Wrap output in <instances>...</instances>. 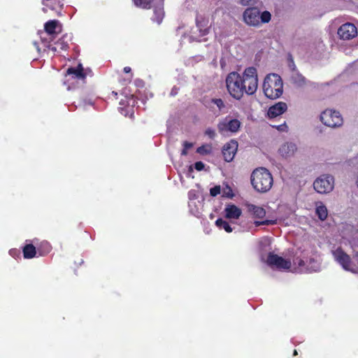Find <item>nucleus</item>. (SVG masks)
I'll return each instance as SVG.
<instances>
[{
	"label": "nucleus",
	"mask_w": 358,
	"mask_h": 358,
	"mask_svg": "<svg viewBox=\"0 0 358 358\" xmlns=\"http://www.w3.org/2000/svg\"><path fill=\"white\" fill-rule=\"evenodd\" d=\"M221 195L227 198H232L234 196L233 191L228 185H223L222 186Z\"/></svg>",
	"instance_id": "nucleus-28"
},
{
	"label": "nucleus",
	"mask_w": 358,
	"mask_h": 358,
	"mask_svg": "<svg viewBox=\"0 0 358 358\" xmlns=\"http://www.w3.org/2000/svg\"><path fill=\"white\" fill-rule=\"evenodd\" d=\"M206 135H207L210 138H214L215 136V131L214 129L211 128H208L205 131Z\"/></svg>",
	"instance_id": "nucleus-36"
},
{
	"label": "nucleus",
	"mask_w": 358,
	"mask_h": 358,
	"mask_svg": "<svg viewBox=\"0 0 358 358\" xmlns=\"http://www.w3.org/2000/svg\"><path fill=\"white\" fill-rule=\"evenodd\" d=\"M225 216L228 219H238L241 215L242 211L234 204L227 205L224 209Z\"/></svg>",
	"instance_id": "nucleus-16"
},
{
	"label": "nucleus",
	"mask_w": 358,
	"mask_h": 358,
	"mask_svg": "<svg viewBox=\"0 0 358 358\" xmlns=\"http://www.w3.org/2000/svg\"><path fill=\"white\" fill-rule=\"evenodd\" d=\"M251 182L257 191L266 192L271 188L273 180L272 175L266 169L260 167L252 173Z\"/></svg>",
	"instance_id": "nucleus-1"
},
{
	"label": "nucleus",
	"mask_w": 358,
	"mask_h": 358,
	"mask_svg": "<svg viewBox=\"0 0 358 358\" xmlns=\"http://www.w3.org/2000/svg\"><path fill=\"white\" fill-rule=\"evenodd\" d=\"M222 187L220 185H216L210 189V194L212 196H216L218 194H221Z\"/></svg>",
	"instance_id": "nucleus-31"
},
{
	"label": "nucleus",
	"mask_w": 358,
	"mask_h": 358,
	"mask_svg": "<svg viewBox=\"0 0 358 358\" xmlns=\"http://www.w3.org/2000/svg\"><path fill=\"white\" fill-rule=\"evenodd\" d=\"M171 94H176V91H172V92H171Z\"/></svg>",
	"instance_id": "nucleus-48"
},
{
	"label": "nucleus",
	"mask_w": 358,
	"mask_h": 358,
	"mask_svg": "<svg viewBox=\"0 0 358 358\" xmlns=\"http://www.w3.org/2000/svg\"><path fill=\"white\" fill-rule=\"evenodd\" d=\"M162 3H160L159 6L155 8V17L153 20L156 21L158 24L161 23L164 17V11L162 7Z\"/></svg>",
	"instance_id": "nucleus-24"
},
{
	"label": "nucleus",
	"mask_w": 358,
	"mask_h": 358,
	"mask_svg": "<svg viewBox=\"0 0 358 358\" xmlns=\"http://www.w3.org/2000/svg\"><path fill=\"white\" fill-rule=\"evenodd\" d=\"M189 171L190 172H192V171H193V167H192V166H189Z\"/></svg>",
	"instance_id": "nucleus-45"
},
{
	"label": "nucleus",
	"mask_w": 358,
	"mask_h": 358,
	"mask_svg": "<svg viewBox=\"0 0 358 358\" xmlns=\"http://www.w3.org/2000/svg\"><path fill=\"white\" fill-rule=\"evenodd\" d=\"M248 211L255 218H263L266 215L265 210L253 204L247 205Z\"/></svg>",
	"instance_id": "nucleus-18"
},
{
	"label": "nucleus",
	"mask_w": 358,
	"mask_h": 358,
	"mask_svg": "<svg viewBox=\"0 0 358 358\" xmlns=\"http://www.w3.org/2000/svg\"><path fill=\"white\" fill-rule=\"evenodd\" d=\"M313 187L318 193L327 194L334 189V178L330 175H322L315 180Z\"/></svg>",
	"instance_id": "nucleus-8"
},
{
	"label": "nucleus",
	"mask_w": 358,
	"mask_h": 358,
	"mask_svg": "<svg viewBox=\"0 0 358 358\" xmlns=\"http://www.w3.org/2000/svg\"><path fill=\"white\" fill-rule=\"evenodd\" d=\"M263 90L265 96L271 99L280 97L283 92V83L280 76L268 74L264 79Z\"/></svg>",
	"instance_id": "nucleus-2"
},
{
	"label": "nucleus",
	"mask_w": 358,
	"mask_h": 358,
	"mask_svg": "<svg viewBox=\"0 0 358 358\" xmlns=\"http://www.w3.org/2000/svg\"><path fill=\"white\" fill-rule=\"evenodd\" d=\"M188 196H189V199L190 200H193V199H196L197 196H196V192L195 190H190L189 192H188Z\"/></svg>",
	"instance_id": "nucleus-38"
},
{
	"label": "nucleus",
	"mask_w": 358,
	"mask_h": 358,
	"mask_svg": "<svg viewBox=\"0 0 358 358\" xmlns=\"http://www.w3.org/2000/svg\"><path fill=\"white\" fill-rule=\"evenodd\" d=\"M171 94H176V91H172V92H171Z\"/></svg>",
	"instance_id": "nucleus-47"
},
{
	"label": "nucleus",
	"mask_w": 358,
	"mask_h": 358,
	"mask_svg": "<svg viewBox=\"0 0 358 358\" xmlns=\"http://www.w3.org/2000/svg\"><path fill=\"white\" fill-rule=\"evenodd\" d=\"M315 213L320 220L324 221L327 219L328 210L322 202L317 201L315 203Z\"/></svg>",
	"instance_id": "nucleus-19"
},
{
	"label": "nucleus",
	"mask_w": 358,
	"mask_h": 358,
	"mask_svg": "<svg viewBox=\"0 0 358 358\" xmlns=\"http://www.w3.org/2000/svg\"><path fill=\"white\" fill-rule=\"evenodd\" d=\"M243 6H253L256 3V0H241Z\"/></svg>",
	"instance_id": "nucleus-37"
},
{
	"label": "nucleus",
	"mask_w": 358,
	"mask_h": 358,
	"mask_svg": "<svg viewBox=\"0 0 358 358\" xmlns=\"http://www.w3.org/2000/svg\"><path fill=\"white\" fill-rule=\"evenodd\" d=\"M9 253L11 256L15 257L16 255H20V252L17 250L13 249L9 251Z\"/></svg>",
	"instance_id": "nucleus-41"
},
{
	"label": "nucleus",
	"mask_w": 358,
	"mask_h": 358,
	"mask_svg": "<svg viewBox=\"0 0 358 358\" xmlns=\"http://www.w3.org/2000/svg\"><path fill=\"white\" fill-rule=\"evenodd\" d=\"M212 102L217 106L219 110H222L224 108V102L221 99H212Z\"/></svg>",
	"instance_id": "nucleus-33"
},
{
	"label": "nucleus",
	"mask_w": 358,
	"mask_h": 358,
	"mask_svg": "<svg viewBox=\"0 0 358 358\" xmlns=\"http://www.w3.org/2000/svg\"><path fill=\"white\" fill-rule=\"evenodd\" d=\"M287 109V104L285 102L280 101L268 108L267 115L270 118H274L283 114Z\"/></svg>",
	"instance_id": "nucleus-14"
},
{
	"label": "nucleus",
	"mask_w": 358,
	"mask_h": 358,
	"mask_svg": "<svg viewBox=\"0 0 358 358\" xmlns=\"http://www.w3.org/2000/svg\"><path fill=\"white\" fill-rule=\"evenodd\" d=\"M45 247L47 248V250L48 252L50 250V245L48 243H45Z\"/></svg>",
	"instance_id": "nucleus-44"
},
{
	"label": "nucleus",
	"mask_w": 358,
	"mask_h": 358,
	"mask_svg": "<svg viewBox=\"0 0 358 358\" xmlns=\"http://www.w3.org/2000/svg\"><path fill=\"white\" fill-rule=\"evenodd\" d=\"M183 147H185V148H186V149L189 150L193 147V143L187 142V141H185L183 143Z\"/></svg>",
	"instance_id": "nucleus-40"
},
{
	"label": "nucleus",
	"mask_w": 358,
	"mask_h": 358,
	"mask_svg": "<svg viewBox=\"0 0 358 358\" xmlns=\"http://www.w3.org/2000/svg\"><path fill=\"white\" fill-rule=\"evenodd\" d=\"M194 169L198 171H201L205 169V164L202 162H196L194 164Z\"/></svg>",
	"instance_id": "nucleus-35"
},
{
	"label": "nucleus",
	"mask_w": 358,
	"mask_h": 358,
	"mask_svg": "<svg viewBox=\"0 0 358 358\" xmlns=\"http://www.w3.org/2000/svg\"><path fill=\"white\" fill-rule=\"evenodd\" d=\"M238 149V143L234 140L230 141L223 147L222 154L226 162L233 160Z\"/></svg>",
	"instance_id": "nucleus-12"
},
{
	"label": "nucleus",
	"mask_w": 358,
	"mask_h": 358,
	"mask_svg": "<svg viewBox=\"0 0 358 358\" xmlns=\"http://www.w3.org/2000/svg\"><path fill=\"white\" fill-rule=\"evenodd\" d=\"M187 149L186 148L183 147V150H182L181 155H186L187 154Z\"/></svg>",
	"instance_id": "nucleus-42"
},
{
	"label": "nucleus",
	"mask_w": 358,
	"mask_h": 358,
	"mask_svg": "<svg viewBox=\"0 0 358 358\" xmlns=\"http://www.w3.org/2000/svg\"><path fill=\"white\" fill-rule=\"evenodd\" d=\"M265 262L271 268L279 271H288L292 267L290 260L280 257L273 252L268 253Z\"/></svg>",
	"instance_id": "nucleus-7"
},
{
	"label": "nucleus",
	"mask_w": 358,
	"mask_h": 358,
	"mask_svg": "<svg viewBox=\"0 0 358 358\" xmlns=\"http://www.w3.org/2000/svg\"><path fill=\"white\" fill-rule=\"evenodd\" d=\"M307 262H305L303 259L296 258L294 260V268L295 272H306Z\"/></svg>",
	"instance_id": "nucleus-22"
},
{
	"label": "nucleus",
	"mask_w": 358,
	"mask_h": 358,
	"mask_svg": "<svg viewBox=\"0 0 358 358\" xmlns=\"http://www.w3.org/2000/svg\"><path fill=\"white\" fill-rule=\"evenodd\" d=\"M291 81L297 87H302L306 84L305 78L296 71H293L292 73Z\"/></svg>",
	"instance_id": "nucleus-21"
},
{
	"label": "nucleus",
	"mask_w": 358,
	"mask_h": 358,
	"mask_svg": "<svg viewBox=\"0 0 358 358\" xmlns=\"http://www.w3.org/2000/svg\"><path fill=\"white\" fill-rule=\"evenodd\" d=\"M152 0H133L134 4L142 8H150Z\"/></svg>",
	"instance_id": "nucleus-29"
},
{
	"label": "nucleus",
	"mask_w": 358,
	"mask_h": 358,
	"mask_svg": "<svg viewBox=\"0 0 358 358\" xmlns=\"http://www.w3.org/2000/svg\"><path fill=\"white\" fill-rule=\"evenodd\" d=\"M58 28V21L50 20L45 24V32L50 36V41L52 40V36L57 34Z\"/></svg>",
	"instance_id": "nucleus-20"
},
{
	"label": "nucleus",
	"mask_w": 358,
	"mask_h": 358,
	"mask_svg": "<svg viewBox=\"0 0 358 358\" xmlns=\"http://www.w3.org/2000/svg\"><path fill=\"white\" fill-rule=\"evenodd\" d=\"M297 355V352H296V350H294V355Z\"/></svg>",
	"instance_id": "nucleus-50"
},
{
	"label": "nucleus",
	"mask_w": 358,
	"mask_h": 358,
	"mask_svg": "<svg viewBox=\"0 0 358 358\" xmlns=\"http://www.w3.org/2000/svg\"><path fill=\"white\" fill-rule=\"evenodd\" d=\"M57 45L62 50H66L69 46L68 43L66 42H65L63 38L59 39L57 42Z\"/></svg>",
	"instance_id": "nucleus-34"
},
{
	"label": "nucleus",
	"mask_w": 358,
	"mask_h": 358,
	"mask_svg": "<svg viewBox=\"0 0 358 358\" xmlns=\"http://www.w3.org/2000/svg\"><path fill=\"white\" fill-rule=\"evenodd\" d=\"M227 88L230 95L236 99H241L243 96L245 85H242L241 75L233 71L228 74L226 78Z\"/></svg>",
	"instance_id": "nucleus-4"
},
{
	"label": "nucleus",
	"mask_w": 358,
	"mask_h": 358,
	"mask_svg": "<svg viewBox=\"0 0 358 358\" xmlns=\"http://www.w3.org/2000/svg\"><path fill=\"white\" fill-rule=\"evenodd\" d=\"M320 120L329 127H338L343 123L340 113L331 109L324 110L320 115Z\"/></svg>",
	"instance_id": "nucleus-6"
},
{
	"label": "nucleus",
	"mask_w": 358,
	"mask_h": 358,
	"mask_svg": "<svg viewBox=\"0 0 358 358\" xmlns=\"http://www.w3.org/2000/svg\"><path fill=\"white\" fill-rule=\"evenodd\" d=\"M41 41L43 42V41H44V39L43 38V37H42V36H41Z\"/></svg>",
	"instance_id": "nucleus-51"
},
{
	"label": "nucleus",
	"mask_w": 358,
	"mask_h": 358,
	"mask_svg": "<svg viewBox=\"0 0 358 358\" xmlns=\"http://www.w3.org/2000/svg\"><path fill=\"white\" fill-rule=\"evenodd\" d=\"M338 34L343 40H350L357 35V29L352 23H345L338 29Z\"/></svg>",
	"instance_id": "nucleus-11"
},
{
	"label": "nucleus",
	"mask_w": 358,
	"mask_h": 358,
	"mask_svg": "<svg viewBox=\"0 0 358 358\" xmlns=\"http://www.w3.org/2000/svg\"><path fill=\"white\" fill-rule=\"evenodd\" d=\"M241 123L238 119H232L227 117L217 124L219 132L222 135H227L228 133H237L241 127Z\"/></svg>",
	"instance_id": "nucleus-9"
},
{
	"label": "nucleus",
	"mask_w": 358,
	"mask_h": 358,
	"mask_svg": "<svg viewBox=\"0 0 358 358\" xmlns=\"http://www.w3.org/2000/svg\"><path fill=\"white\" fill-rule=\"evenodd\" d=\"M23 255L26 259L33 258L36 255V248L32 244H27L23 248Z\"/></svg>",
	"instance_id": "nucleus-23"
},
{
	"label": "nucleus",
	"mask_w": 358,
	"mask_h": 358,
	"mask_svg": "<svg viewBox=\"0 0 358 358\" xmlns=\"http://www.w3.org/2000/svg\"><path fill=\"white\" fill-rule=\"evenodd\" d=\"M275 127L278 130L281 131H286L287 129V127L285 124L278 125Z\"/></svg>",
	"instance_id": "nucleus-39"
},
{
	"label": "nucleus",
	"mask_w": 358,
	"mask_h": 358,
	"mask_svg": "<svg viewBox=\"0 0 358 358\" xmlns=\"http://www.w3.org/2000/svg\"><path fill=\"white\" fill-rule=\"evenodd\" d=\"M215 224L218 228L223 229L228 233L231 232L233 230L229 224L221 218L216 220Z\"/></svg>",
	"instance_id": "nucleus-25"
},
{
	"label": "nucleus",
	"mask_w": 358,
	"mask_h": 358,
	"mask_svg": "<svg viewBox=\"0 0 358 358\" xmlns=\"http://www.w3.org/2000/svg\"><path fill=\"white\" fill-rule=\"evenodd\" d=\"M66 74L72 75L78 79L84 80L87 76H92V71L90 69H84L83 65L79 64L76 68H69Z\"/></svg>",
	"instance_id": "nucleus-13"
},
{
	"label": "nucleus",
	"mask_w": 358,
	"mask_h": 358,
	"mask_svg": "<svg viewBox=\"0 0 358 358\" xmlns=\"http://www.w3.org/2000/svg\"><path fill=\"white\" fill-rule=\"evenodd\" d=\"M353 250L355 252L354 261L351 260L350 256L341 248L333 250L332 255L334 260L341 265L344 270L356 273H358V251H356L354 248Z\"/></svg>",
	"instance_id": "nucleus-3"
},
{
	"label": "nucleus",
	"mask_w": 358,
	"mask_h": 358,
	"mask_svg": "<svg viewBox=\"0 0 358 358\" xmlns=\"http://www.w3.org/2000/svg\"><path fill=\"white\" fill-rule=\"evenodd\" d=\"M271 19V15L268 11H264L259 13L260 23H268Z\"/></svg>",
	"instance_id": "nucleus-30"
},
{
	"label": "nucleus",
	"mask_w": 358,
	"mask_h": 358,
	"mask_svg": "<svg viewBox=\"0 0 358 358\" xmlns=\"http://www.w3.org/2000/svg\"><path fill=\"white\" fill-rule=\"evenodd\" d=\"M243 85H245L243 94L252 95L255 94L258 87V78L257 69L255 67L246 68L241 76Z\"/></svg>",
	"instance_id": "nucleus-5"
},
{
	"label": "nucleus",
	"mask_w": 358,
	"mask_h": 358,
	"mask_svg": "<svg viewBox=\"0 0 358 358\" xmlns=\"http://www.w3.org/2000/svg\"><path fill=\"white\" fill-rule=\"evenodd\" d=\"M356 185L358 187V174H357V179H356Z\"/></svg>",
	"instance_id": "nucleus-46"
},
{
	"label": "nucleus",
	"mask_w": 358,
	"mask_h": 358,
	"mask_svg": "<svg viewBox=\"0 0 358 358\" xmlns=\"http://www.w3.org/2000/svg\"><path fill=\"white\" fill-rule=\"evenodd\" d=\"M296 151V145L293 143H285L278 149L280 155L283 158H289L294 156Z\"/></svg>",
	"instance_id": "nucleus-15"
},
{
	"label": "nucleus",
	"mask_w": 358,
	"mask_h": 358,
	"mask_svg": "<svg viewBox=\"0 0 358 358\" xmlns=\"http://www.w3.org/2000/svg\"><path fill=\"white\" fill-rule=\"evenodd\" d=\"M196 26L201 36H206L209 31V20L206 18L199 17L196 18Z\"/></svg>",
	"instance_id": "nucleus-17"
},
{
	"label": "nucleus",
	"mask_w": 358,
	"mask_h": 358,
	"mask_svg": "<svg viewBox=\"0 0 358 358\" xmlns=\"http://www.w3.org/2000/svg\"><path fill=\"white\" fill-rule=\"evenodd\" d=\"M124 71L125 73H129L131 71V68L129 66H126L124 68Z\"/></svg>",
	"instance_id": "nucleus-43"
},
{
	"label": "nucleus",
	"mask_w": 358,
	"mask_h": 358,
	"mask_svg": "<svg viewBox=\"0 0 358 358\" xmlns=\"http://www.w3.org/2000/svg\"><path fill=\"white\" fill-rule=\"evenodd\" d=\"M171 94H176V91H172V92H171Z\"/></svg>",
	"instance_id": "nucleus-49"
},
{
	"label": "nucleus",
	"mask_w": 358,
	"mask_h": 358,
	"mask_svg": "<svg viewBox=\"0 0 358 358\" xmlns=\"http://www.w3.org/2000/svg\"><path fill=\"white\" fill-rule=\"evenodd\" d=\"M243 20L248 25L259 26L260 24L259 10L256 8H247L243 13Z\"/></svg>",
	"instance_id": "nucleus-10"
},
{
	"label": "nucleus",
	"mask_w": 358,
	"mask_h": 358,
	"mask_svg": "<svg viewBox=\"0 0 358 358\" xmlns=\"http://www.w3.org/2000/svg\"><path fill=\"white\" fill-rule=\"evenodd\" d=\"M275 224V220H265L264 221H255V226L258 227L260 225H271Z\"/></svg>",
	"instance_id": "nucleus-32"
},
{
	"label": "nucleus",
	"mask_w": 358,
	"mask_h": 358,
	"mask_svg": "<svg viewBox=\"0 0 358 358\" xmlns=\"http://www.w3.org/2000/svg\"><path fill=\"white\" fill-rule=\"evenodd\" d=\"M306 266V272L317 271L320 268V264L313 259H310Z\"/></svg>",
	"instance_id": "nucleus-26"
},
{
	"label": "nucleus",
	"mask_w": 358,
	"mask_h": 358,
	"mask_svg": "<svg viewBox=\"0 0 358 358\" xmlns=\"http://www.w3.org/2000/svg\"><path fill=\"white\" fill-rule=\"evenodd\" d=\"M212 145L210 144H205L196 149V152L201 155H206L211 153Z\"/></svg>",
	"instance_id": "nucleus-27"
}]
</instances>
